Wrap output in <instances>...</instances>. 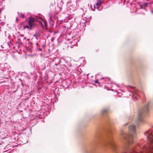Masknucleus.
<instances>
[{"label":"nucleus","instance_id":"obj_1","mask_svg":"<svg viewBox=\"0 0 153 153\" xmlns=\"http://www.w3.org/2000/svg\"><path fill=\"white\" fill-rule=\"evenodd\" d=\"M145 135L147 137L148 143L147 146H144V149L146 153H153V131L152 132L147 131Z\"/></svg>","mask_w":153,"mask_h":153},{"label":"nucleus","instance_id":"obj_2","mask_svg":"<svg viewBox=\"0 0 153 153\" xmlns=\"http://www.w3.org/2000/svg\"><path fill=\"white\" fill-rule=\"evenodd\" d=\"M135 126L134 125H131L128 128L129 133L126 134L123 136L124 139L127 143L128 145L131 143L133 141V137L135 134Z\"/></svg>","mask_w":153,"mask_h":153},{"label":"nucleus","instance_id":"obj_3","mask_svg":"<svg viewBox=\"0 0 153 153\" xmlns=\"http://www.w3.org/2000/svg\"><path fill=\"white\" fill-rule=\"evenodd\" d=\"M148 107L149 105L148 104H147L144 108V109L143 110V111L141 112H140L138 114V121H141L142 119V113L147 112L148 111Z\"/></svg>","mask_w":153,"mask_h":153},{"label":"nucleus","instance_id":"obj_4","mask_svg":"<svg viewBox=\"0 0 153 153\" xmlns=\"http://www.w3.org/2000/svg\"><path fill=\"white\" fill-rule=\"evenodd\" d=\"M109 112V110L108 108H105L102 109L100 111V115H104L108 114Z\"/></svg>","mask_w":153,"mask_h":153},{"label":"nucleus","instance_id":"obj_5","mask_svg":"<svg viewBox=\"0 0 153 153\" xmlns=\"http://www.w3.org/2000/svg\"><path fill=\"white\" fill-rule=\"evenodd\" d=\"M34 19L33 18H30L28 21V24L30 26V30H31L33 27L34 25Z\"/></svg>","mask_w":153,"mask_h":153},{"label":"nucleus","instance_id":"obj_6","mask_svg":"<svg viewBox=\"0 0 153 153\" xmlns=\"http://www.w3.org/2000/svg\"><path fill=\"white\" fill-rule=\"evenodd\" d=\"M109 143L111 145L113 150L115 151L116 149V146L114 142L112 140H110L109 141Z\"/></svg>","mask_w":153,"mask_h":153},{"label":"nucleus","instance_id":"obj_7","mask_svg":"<svg viewBox=\"0 0 153 153\" xmlns=\"http://www.w3.org/2000/svg\"><path fill=\"white\" fill-rule=\"evenodd\" d=\"M101 4V1L100 0H98L97 2L96 3V5L97 7V8H98L100 6Z\"/></svg>","mask_w":153,"mask_h":153},{"label":"nucleus","instance_id":"obj_8","mask_svg":"<svg viewBox=\"0 0 153 153\" xmlns=\"http://www.w3.org/2000/svg\"><path fill=\"white\" fill-rule=\"evenodd\" d=\"M55 4V2L54 1H52L50 2L49 3V5L50 7L52 5L53 6Z\"/></svg>","mask_w":153,"mask_h":153},{"label":"nucleus","instance_id":"obj_9","mask_svg":"<svg viewBox=\"0 0 153 153\" xmlns=\"http://www.w3.org/2000/svg\"><path fill=\"white\" fill-rule=\"evenodd\" d=\"M24 29H25L26 28H27L29 30H30V26H25L24 27Z\"/></svg>","mask_w":153,"mask_h":153},{"label":"nucleus","instance_id":"obj_10","mask_svg":"<svg viewBox=\"0 0 153 153\" xmlns=\"http://www.w3.org/2000/svg\"><path fill=\"white\" fill-rule=\"evenodd\" d=\"M21 16L22 18H24L25 17V15L24 14L21 13Z\"/></svg>","mask_w":153,"mask_h":153},{"label":"nucleus","instance_id":"obj_11","mask_svg":"<svg viewBox=\"0 0 153 153\" xmlns=\"http://www.w3.org/2000/svg\"><path fill=\"white\" fill-rule=\"evenodd\" d=\"M148 5V4L146 3H145L143 4V5L145 7L147 6Z\"/></svg>","mask_w":153,"mask_h":153},{"label":"nucleus","instance_id":"obj_12","mask_svg":"<svg viewBox=\"0 0 153 153\" xmlns=\"http://www.w3.org/2000/svg\"><path fill=\"white\" fill-rule=\"evenodd\" d=\"M44 22V25H45V26H47V22H45V21H43Z\"/></svg>","mask_w":153,"mask_h":153},{"label":"nucleus","instance_id":"obj_13","mask_svg":"<svg viewBox=\"0 0 153 153\" xmlns=\"http://www.w3.org/2000/svg\"><path fill=\"white\" fill-rule=\"evenodd\" d=\"M94 82L95 83H98V80H96L94 81Z\"/></svg>","mask_w":153,"mask_h":153},{"label":"nucleus","instance_id":"obj_14","mask_svg":"<svg viewBox=\"0 0 153 153\" xmlns=\"http://www.w3.org/2000/svg\"><path fill=\"white\" fill-rule=\"evenodd\" d=\"M54 40V39L53 38H52L51 39V41L52 42H53Z\"/></svg>","mask_w":153,"mask_h":153},{"label":"nucleus","instance_id":"obj_15","mask_svg":"<svg viewBox=\"0 0 153 153\" xmlns=\"http://www.w3.org/2000/svg\"><path fill=\"white\" fill-rule=\"evenodd\" d=\"M33 36H34L35 37H37V36L36 34L34 35Z\"/></svg>","mask_w":153,"mask_h":153},{"label":"nucleus","instance_id":"obj_16","mask_svg":"<svg viewBox=\"0 0 153 153\" xmlns=\"http://www.w3.org/2000/svg\"><path fill=\"white\" fill-rule=\"evenodd\" d=\"M39 51H42V49L41 48H39Z\"/></svg>","mask_w":153,"mask_h":153},{"label":"nucleus","instance_id":"obj_17","mask_svg":"<svg viewBox=\"0 0 153 153\" xmlns=\"http://www.w3.org/2000/svg\"><path fill=\"white\" fill-rule=\"evenodd\" d=\"M36 44L37 46H38L39 45V43H36Z\"/></svg>","mask_w":153,"mask_h":153},{"label":"nucleus","instance_id":"obj_18","mask_svg":"<svg viewBox=\"0 0 153 153\" xmlns=\"http://www.w3.org/2000/svg\"><path fill=\"white\" fill-rule=\"evenodd\" d=\"M16 21H18V20H17V18H16Z\"/></svg>","mask_w":153,"mask_h":153},{"label":"nucleus","instance_id":"obj_19","mask_svg":"<svg viewBox=\"0 0 153 153\" xmlns=\"http://www.w3.org/2000/svg\"><path fill=\"white\" fill-rule=\"evenodd\" d=\"M152 13H153V11H152Z\"/></svg>","mask_w":153,"mask_h":153}]
</instances>
